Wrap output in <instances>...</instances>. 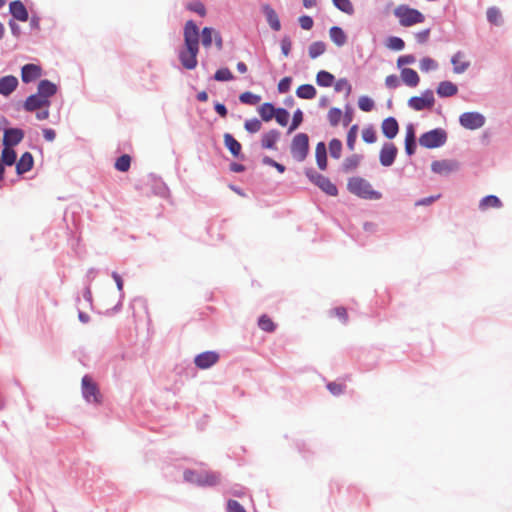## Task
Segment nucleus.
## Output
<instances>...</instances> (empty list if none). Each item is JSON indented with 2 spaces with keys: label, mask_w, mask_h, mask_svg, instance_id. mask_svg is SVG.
Segmentation results:
<instances>
[{
  "label": "nucleus",
  "mask_w": 512,
  "mask_h": 512,
  "mask_svg": "<svg viewBox=\"0 0 512 512\" xmlns=\"http://www.w3.org/2000/svg\"><path fill=\"white\" fill-rule=\"evenodd\" d=\"M385 85L389 89H396L400 85V80L397 75L392 74L386 77Z\"/></svg>",
  "instance_id": "nucleus-64"
},
{
  "label": "nucleus",
  "mask_w": 512,
  "mask_h": 512,
  "mask_svg": "<svg viewBox=\"0 0 512 512\" xmlns=\"http://www.w3.org/2000/svg\"><path fill=\"white\" fill-rule=\"evenodd\" d=\"M298 22H299L300 27L304 30H310V29H312V27L314 25L313 18L308 15L300 16L298 19Z\"/></svg>",
  "instance_id": "nucleus-58"
},
{
  "label": "nucleus",
  "mask_w": 512,
  "mask_h": 512,
  "mask_svg": "<svg viewBox=\"0 0 512 512\" xmlns=\"http://www.w3.org/2000/svg\"><path fill=\"white\" fill-rule=\"evenodd\" d=\"M261 121L257 118L248 119L244 123V128L249 133H257L261 129Z\"/></svg>",
  "instance_id": "nucleus-53"
},
{
  "label": "nucleus",
  "mask_w": 512,
  "mask_h": 512,
  "mask_svg": "<svg viewBox=\"0 0 512 512\" xmlns=\"http://www.w3.org/2000/svg\"><path fill=\"white\" fill-rule=\"evenodd\" d=\"M386 46L393 51H401L405 47V42L398 36H390L387 38Z\"/></svg>",
  "instance_id": "nucleus-43"
},
{
  "label": "nucleus",
  "mask_w": 512,
  "mask_h": 512,
  "mask_svg": "<svg viewBox=\"0 0 512 512\" xmlns=\"http://www.w3.org/2000/svg\"><path fill=\"white\" fill-rule=\"evenodd\" d=\"M115 169L120 172H126L131 166V157L128 154H123L115 161Z\"/></svg>",
  "instance_id": "nucleus-42"
},
{
  "label": "nucleus",
  "mask_w": 512,
  "mask_h": 512,
  "mask_svg": "<svg viewBox=\"0 0 512 512\" xmlns=\"http://www.w3.org/2000/svg\"><path fill=\"white\" fill-rule=\"evenodd\" d=\"M405 152L408 156H412L416 152L417 148V139H416V133L415 128L413 124H408L406 127V136H405Z\"/></svg>",
  "instance_id": "nucleus-22"
},
{
  "label": "nucleus",
  "mask_w": 512,
  "mask_h": 512,
  "mask_svg": "<svg viewBox=\"0 0 512 512\" xmlns=\"http://www.w3.org/2000/svg\"><path fill=\"white\" fill-rule=\"evenodd\" d=\"M362 160V155L353 154L347 158L342 163V171L345 173L351 172L358 167Z\"/></svg>",
  "instance_id": "nucleus-35"
},
{
  "label": "nucleus",
  "mask_w": 512,
  "mask_h": 512,
  "mask_svg": "<svg viewBox=\"0 0 512 512\" xmlns=\"http://www.w3.org/2000/svg\"><path fill=\"white\" fill-rule=\"evenodd\" d=\"M275 113L276 114H275L274 118L277 121V123L281 126H286L289 122V117H290L288 110H286L285 108L278 107V108H276Z\"/></svg>",
  "instance_id": "nucleus-48"
},
{
  "label": "nucleus",
  "mask_w": 512,
  "mask_h": 512,
  "mask_svg": "<svg viewBox=\"0 0 512 512\" xmlns=\"http://www.w3.org/2000/svg\"><path fill=\"white\" fill-rule=\"evenodd\" d=\"M186 482L198 486H215L219 483V476L216 473L198 472L186 469L183 473Z\"/></svg>",
  "instance_id": "nucleus-5"
},
{
  "label": "nucleus",
  "mask_w": 512,
  "mask_h": 512,
  "mask_svg": "<svg viewBox=\"0 0 512 512\" xmlns=\"http://www.w3.org/2000/svg\"><path fill=\"white\" fill-rule=\"evenodd\" d=\"M441 197L440 194L421 198L415 202V206H429Z\"/></svg>",
  "instance_id": "nucleus-63"
},
{
  "label": "nucleus",
  "mask_w": 512,
  "mask_h": 512,
  "mask_svg": "<svg viewBox=\"0 0 512 512\" xmlns=\"http://www.w3.org/2000/svg\"><path fill=\"white\" fill-rule=\"evenodd\" d=\"M347 188L350 193L366 200H379L382 194L372 188L369 181L361 177H352L349 179Z\"/></svg>",
  "instance_id": "nucleus-2"
},
{
  "label": "nucleus",
  "mask_w": 512,
  "mask_h": 512,
  "mask_svg": "<svg viewBox=\"0 0 512 512\" xmlns=\"http://www.w3.org/2000/svg\"><path fill=\"white\" fill-rule=\"evenodd\" d=\"M18 78L14 75H6L0 78V94L4 97L11 95L18 87Z\"/></svg>",
  "instance_id": "nucleus-20"
},
{
  "label": "nucleus",
  "mask_w": 512,
  "mask_h": 512,
  "mask_svg": "<svg viewBox=\"0 0 512 512\" xmlns=\"http://www.w3.org/2000/svg\"><path fill=\"white\" fill-rule=\"evenodd\" d=\"M16 160L17 153L14 150V147L3 146L0 161L4 163L6 166H13L15 165Z\"/></svg>",
  "instance_id": "nucleus-32"
},
{
  "label": "nucleus",
  "mask_w": 512,
  "mask_h": 512,
  "mask_svg": "<svg viewBox=\"0 0 512 512\" xmlns=\"http://www.w3.org/2000/svg\"><path fill=\"white\" fill-rule=\"evenodd\" d=\"M50 104V100H44L38 93H35L26 98L23 108L27 112H35L42 107H49Z\"/></svg>",
  "instance_id": "nucleus-15"
},
{
  "label": "nucleus",
  "mask_w": 512,
  "mask_h": 512,
  "mask_svg": "<svg viewBox=\"0 0 512 512\" xmlns=\"http://www.w3.org/2000/svg\"><path fill=\"white\" fill-rule=\"evenodd\" d=\"M362 139L364 142L368 144L375 143L377 140L376 131L373 129V127H367L364 128L362 131Z\"/></svg>",
  "instance_id": "nucleus-54"
},
{
  "label": "nucleus",
  "mask_w": 512,
  "mask_h": 512,
  "mask_svg": "<svg viewBox=\"0 0 512 512\" xmlns=\"http://www.w3.org/2000/svg\"><path fill=\"white\" fill-rule=\"evenodd\" d=\"M416 58L413 54L402 55L397 59V66L401 68L404 65H410L415 63Z\"/></svg>",
  "instance_id": "nucleus-61"
},
{
  "label": "nucleus",
  "mask_w": 512,
  "mask_h": 512,
  "mask_svg": "<svg viewBox=\"0 0 512 512\" xmlns=\"http://www.w3.org/2000/svg\"><path fill=\"white\" fill-rule=\"evenodd\" d=\"M316 162L320 170L327 168V148L324 142H319L315 150Z\"/></svg>",
  "instance_id": "nucleus-29"
},
{
  "label": "nucleus",
  "mask_w": 512,
  "mask_h": 512,
  "mask_svg": "<svg viewBox=\"0 0 512 512\" xmlns=\"http://www.w3.org/2000/svg\"><path fill=\"white\" fill-rule=\"evenodd\" d=\"M334 89L336 92L345 90L346 96H349L352 91V86L346 78H340L335 82Z\"/></svg>",
  "instance_id": "nucleus-51"
},
{
  "label": "nucleus",
  "mask_w": 512,
  "mask_h": 512,
  "mask_svg": "<svg viewBox=\"0 0 512 512\" xmlns=\"http://www.w3.org/2000/svg\"><path fill=\"white\" fill-rule=\"evenodd\" d=\"M343 125L348 126L353 120V108L347 104L344 113L342 112Z\"/></svg>",
  "instance_id": "nucleus-62"
},
{
  "label": "nucleus",
  "mask_w": 512,
  "mask_h": 512,
  "mask_svg": "<svg viewBox=\"0 0 512 512\" xmlns=\"http://www.w3.org/2000/svg\"><path fill=\"white\" fill-rule=\"evenodd\" d=\"M334 82L335 76L326 70H320L316 75V83L320 87H330Z\"/></svg>",
  "instance_id": "nucleus-34"
},
{
  "label": "nucleus",
  "mask_w": 512,
  "mask_h": 512,
  "mask_svg": "<svg viewBox=\"0 0 512 512\" xmlns=\"http://www.w3.org/2000/svg\"><path fill=\"white\" fill-rule=\"evenodd\" d=\"M329 36L331 41L338 47L344 46L347 42V35L339 26H332L329 29Z\"/></svg>",
  "instance_id": "nucleus-27"
},
{
  "label": "nucleus",
  "mask_w": 512,
  "mask_h": 512,
  "mask_svg": "<svg viewBox=\"0 0 512 512\" xmlns=\"http://www.w3.org/2000/svg\"><path fill=\"white\" fill-rule=\"evenodd\" d=\"M316 94V88L311 84H302L296 90L297 97L305 100L315 98Z\"/></svg>",
  "instance_id": "nucleus-31"
},
{
  "label": "nucleus",
  "mask_w": 512,
  "mask_h": 512,
  "mask_svg": "<svg viewBox=\"0 0 512 512\" xmlns=\"http://www.w3.org/2000/svg\"><path fill=\"white\" fill-rule=\"evenodd\" d=\"M358 125H353L347 133V147L349 150H354L355 142L357 139Z\"/></svg>",
  "instance_id": "nucleus-55"
},
{
  "label": "nucleus",
  "mask_w": 512,
  "mask_h": 512,
  "mask_svg": "<svg viewBox=\"0 0 512 512\" xmlns=\"http://www.w3.org/2000/svg\"><path fill=\"white\" fill-rule=\"evenodd\" d=\"M82 395L88 403H99L101 394L97 384L89 375H84L81 381Z\"/></svg>",
  "instance_id": "nucleus-9"
},
{
  "label": "nucleus",
  "mask_w": 512,
  "mask_h": 512,
  "mask_svg": "<svg viewBox=\"0 0 512 512\" xmlns=\"http://www.w3.org/2000/svg\"><path fill=\"white\" fill-rule=\"evenodd\" d=\"M305 175L307 178L318 186L323 192H325L329 196H337L338 188L335 184H333L329 178L326 176L316 172L313 169H307L305 171Z\"/></svg>",
  "instance_id": "nucleus-7"
},
{
  "label": "nucleus",
  "mask_w": 512,
  "mask_h": 512,
  "mask_svg": "<svg viewBox=\"0 0 512 512\" xmlns=\"http://www.w3.org/2000/svg\"><path fill=\"white\" fill-rule=\"evenodd\" d=\"M9 12L15 20L26 22L29 19V12L23 2L20 0H14L10 2Z\"/></svg>",
  "instance_id": "nucleus-18"
},
{
  "label": "nucleus",
  "mask_w": 512,
  "mask_h": 512,
  "mask_svg": "<svg viewBox=\"0 0 512 512\" xmlns=\"http://www.w3.org/2000/svg\"><path fill=\"white\" fill-rule=\"evenodd\" d=\"M239 100L242 104L254 106L261 101V96L250 91H246L239 95Z\"/></svg>",
  "instance_id": "nucleus-39"
},
{
  "label": "nucleus",
  "mask_w": 512,
  "mask_h": 512,
  "mask_svg": "<svg viewBox=\"0 0 512 512\" xmlns=\"http://www.w3.org/2000/svg\"><path fill=\"white\" fill-rule=\"evenodd\" d=\"M224 145L234 158L244 160L241 143L230 133L223 135Z\"/></svg>",
  "instance_id": "nucleus-17"
},
{
  "label": "nucleus",
  "mask_w": 512,
  "mask_h": 512,
  "mask_svg": "<svg viewBox=\"0 0 512 512\" xmlns=\"http://www.w3.org/2000/svg\"><path fill=\"white\" fill-rule=\"evenodd\" d=\"M16 173L18 175H23L29 172L34 165V159L30 152H25L21 155L20 159L16 160Z\"/></svg>",
  "instance_id": "nucleus-24"
},
{
  "label": "nucleus",
  "mask_w": 512,
  "mask_h": 512,
  "mask_svg": "<svg viewBox=\"0 0 512 512\" xmlns=\"http://www.w3.org/2000/svg\"><path fill=\"white\" fill-rule=\"evenodd\" d=\"M216 31L211 27H204L200 32L199 27L193 20H188L183 28L184 47L179 50L178 58L185 69L193 70L196 68L199 53V43L205 48L212 45Z\"/></svg>",
  "instance_id": "nucleus-1"
},
{
  "label": "nucleus",
  "mask_w": 512,
  "mask_h": 512,
  "mask_svg": "<svg viewBox=\"0 0 512 512\" xmlns=\"http://www.w3.org/2000/svg\"><path fill=\"white\" fill-rule=\"evenodd\" d=\"M24 135V131L18 127L4 129L2 139L3 146L15 147L23 140Z\"/></svg>",
  "instance_id": "nucleus-13"
},
{
  "label": "nucleus",
  "mask_w": 512,
  "mask_h": 512,
  "mask_svg": "<svg viewBox=\"0 0 512 512\" xmlns=\"http://www.w3.org/2000/svg\"><path fill=\"white\" fill-rule=\"evenodd\" d=\"M486 118L480 112H464L459 117L460 125L468 130H476L485 125Z\"/></svg>",
  "instance_id": "nucleus-10"
},
{
  "label": "nucleus",
  "mask_w": 512,
  "mask_h": 512,
  "mask_svg": "<svg viewBox=\"0 0 512 512\" xmlns=\"http://www.w3.org/2000/svg\"><path fill=\"white\" fill-rule=\"evenodd\" d=\"M261 11L265 16L269 27L273 31H280L281 30V22H280L277 12L272 8V6H270L269 4H263L261 6Z\"/></svg>",
  "instance_id": "nucleus-21"
},
{
  "label": "nucleus",
  "mask_w": 512,
  "mask_h": 512,
  "mask_svg": "<svg viewBox=\"0 0 512 512\" xmlns=\"http://www.w3.org/2000/svg\"><path fill=\"white\" fill-rule=\"evenodd\" d=\"M58 87L48 79L40 80L37 87V93L44 99L50 100L57 93Z\"/></svg>",
  "instance_id": "nucleus-23"
},
{
  "label": "nucleus",
  "mask_w": 512,
  "mask_h": 512,
  "mask_svg": "<svg viewBox=\"0 0 512 512\" xmlns=\"http://www.w3.org/2000/svg\"><path fill=\"white\" fill-rule=\"evenodd\" d=\"M304 120V114L301 109H297L293 113L292 121L290 123V126L288 128V133H292L296 129L299 128V126L302 124Z\"/></svg>",
  "instance_id": "nucleus-45"
},
{
  "label": "nucleus",
  "mask_w": 512,
  "mask_h": 512,
  "mask_svg": "<svg viewBox=\"0 0 512 512\" xmlns=\"http://www.w3.org/2000/svg\"><path fill=\"white\" fill-rule=\"evenodd\" d=\"M487 21L495 26L502 25V15L497 7H490L486 12Z\"/></svg>",
  "instance_id": "nucleus-38"
},
{
  "label": "nucleus",
  "mask_w": 512,
  "mask_h": 512,
  "mask_svg": "<svg viewBox=\"0 0 512 512\" xmlns=\"http://www.w3.org/2000/svg\"><path fill=\"white\" fill-rule=\"evenodd\" d=\"M437 68L438 63L430 57H424L420 60V69L423 72H429L431 70H436Z\"/></svg>",
  "instance_id": "nucleus-50"
},
{
  "label": "nucleus",
  "mask_w": 512,
  "mask_h": 512,
  "mask_svg": "<svg viewBox=\"0 0 512 512\" xmlns=\"http://www.w3.org/2000/svg\"><path fill=\"white\" fill-rule=\"evenodd\" d=\"M375 103L369 96H361L358 99V107L364 112H370L373 110Z\"/></svg>",
  "instance_id": "nucleus-49"
},
{
  "label": "nucleus",
  "mask_w": 512,
  "mask_h": 512,
  "mask_svg": "<svg viewBox=\"0 0 512 512\" xmlns=\"http://www.w3.org/2000/svg\"><path fill=\"white\" fill-rule=\"evenodd\" d=\"M280 132L276 129H272L267 133H264L261 139V146L264 149H276V143L280 138Z\"/></svg>",
  "instance_id": "nucleus-26"
},
{
  "label": "nucleus",
  "mask_w": 512,
  "mask_h": 512,
  "mask_svg": "<svg viewBox=\"0 0 512 512\" xmlns=\"http://www.w3.org/2000/svg\"><path fill=\"white\" fill-rule=\"evenodd\" d=\"M458 169L459 163L456 160H435L431 163L432 172L443 176H447Z\"/></svg>",
  "instance_id": "nucleus-12"
},
{
  "label": "nucleus",
  "mask_w": 512,
  "mask_h": 512,
  "mask_svg": "<svg viewBox=\"0 0 512 512\" xmlns=\"http://www.w3.org/2000/svg\"><path fill=\"white\" fill-rule=\"evenodd\" d=\"M227 512H246V510L237 500L229 499L227 501Z\"/></svg>",
  "instance_id": "nucleus-59"
},
{
  "label": "nucleus",
  "mask_w": 512,
  "mask_h": 512,
  "mask_svg": "<svg viewBox=\"0 0 512 512\" xmlns=\"http://www.w3.org/2000/svg\"><path fill=\"white\" fill-rule=\"evenodd\" d=\"M328 121L331 126L336 127L342 119V110L337 107H332L327 114Z\"/></svg>",
  "instance_id": "nucleus-44"
},
{
  "label": "nucleus",
  "mask_w": 512,
  "mask_h": 512,
  "mask_svg": "<svg viewBox=\"0 0 512 512\" xmlns=\"http://www.w3.org/2000/svg\"><path fill=\"white\" fill-rule=\"evenodd\" d=\"M344 388L345 386L341 383L329 382L327 384V389L335 396L342 394L344 392Z\"/></svg>",
  "instance_id": "nucleus-60"
},
{
  "label": "nucleus",
  "mask_w": 512,
  "mask_h": 512,
  "mask_svg": "<svg viewBox=\"0 0 512 512\" xmlns=\"http://www.w3.org/2000/svg\"><path fill=\"white\" fill-rule=\"evenodd\" d=\"M458 87L451 81H442L438 84L436 93L441 98H448L456 95Z\"/></svg>",
  "instance_id": "nucleus-25"
},
{
  "label": "nucleus",
  "mask_w": 512,
  "mask_h": 512,
  "mask_svg": "<svg viewBox=\"0 0 512 512\" xmlns=\"http://www.w3.org/2000/svg\"><path fill=\"white\" fill-rule=\"evenodd\" d=\"M398 154V148L392 142H385L379 153L380 164L384 167H390L394 164Z\"/></svg>",
  "instance_id": "nucleus-11"
},
{
  "label": "nucleus",
  "mask_w": 512,
  "mask_h": 512,
  "mask_svg": "<svg viewBox=\"0 0 512 512\" xmlns=\"http://www.w3.org/2000/svg\"><path fill=\"white\" fill-rule=\"evenodd\" d=\"M502 201L496 195H487L480 200L479 209L487 210L488 208H501Z\"/></svg>",
  "instance_id": "nucleus-30"
},
{
  "label": "nucleus",
  "mask_w": 512,
  "mask_h": 512,
  "mask_svg": "<svg viewBox=\"0 0 512 512\" xmlns=\"http://www.w3.org/2000/svg\"><path fill=\"white\" fill-rule=\"evenodd\" d=\"M329 152L332 158L339 159L342 152V142L337 138H333L329 142Z\"/></svg>",
  "instance_id": "nucleus-47"
},
{
  "label": "nucleus",
  "mask_w": 512,
  "mask_h": 512,
  "mask_svg": "<svg viewBox=\"0 0 512 512\" xmlns=\"http://www.w3.org/2000/svg\"><path fill=\"white\" fill-rule=\"evenodd\" d=\"M401 78L402 81L409 87H416L420 82L418 73L412 68H402Z\"/></svg>",
  "instance_id": "nucleus-28"
},
{
  "label": "nucleus",
  "mask_w": 512,
  "mask_h": 512,
  "mask_svg": "<svg viewBox=\"0 0 512 512\" xmlns=\"http://www.w3.org/2000/svg\"><path fill=\"white\" fill-rule=\"evenodd\" d=\"M281 45V52L284 56H288L291 52L292 48V41L289 36L285 35L280 42Z\"/></svg>",
  "instance_id": "nucleus-57"
},
{
  "label": "nucleus",
  "mask_w": 512,
  "mask_h": 512,
  "mask_svg": "<svg viewBox=\"0 0 512 512\" xmlns=\"http://www.w3.org/2000/svg\"><path fill=\"white\" fill-rule=\"evenodd\" d=\"M382 134L389 140L394 139L399 132V124L395 117L389 116L382 121Z\"/></svg>",
  "instance_id": "nucleus-19"
},
{
  "label": "nucleus",
  "mask_w": 512,
  "mask_h": 512,
  "mask_svg": "<svg viewBox=\"0 0 512 512\" xmlns=\"http://www.w3.org/2000/svg\"><path fill=\"white\" fill-rule=\"evenodd\" d=\"M326 51V43L323 41H315L308 47V54L311 59H316Z\"/></svg>",
  "instance_id": "nucleus-36"
},
{
  "label": "nucleus",
  "mask_w": 512,
  "mask_h": 512,
  "mask_svg": "<svg viewBox=\"0 0 512 512\" xmlns=\"http://www.w3.org/2000/svg\"><path fill=\"white\" fill-rule=\"evenodd\" d=\"M290 153L297 162H303L309 153V136L306 133L296 134L291 142Z\"/></svg>",
  "instance_id": "nucleus-6"
},
{
  "label": "nucleus",
  "mask_w": 512,
  "mask_h": 512,
  "mask_svg": "<svg viewBox=\"0 0 512 512\" xmlns=\"http://www.w3.org/2000/svg\"><path fill=\"white\" fill-rule=\"evenodd\" d=\"M258 326L261 330L269 333L274 332L276 329L275 323L266 314H263L259 317Z\"/></svg>",
  "instance_id": "nucleus-41"
},
{
  "label": "nucleus",
  "mask_w": 512,
  "mask_h": 512,
  "mask_svg": "<svg viewBox=\"0 0 512 512\" xmlns=\"http://www.w3.org/2000/svg\"><path fill=\"white\" fill-rule=\"evenodd\" d=\"M434 104L435 98L431 89L425 90L421 96H413L408 100V106L415 111L431 109Z\"/></svg>",
  "instance_id": "nucleus-8"
},
{
  "label": "nucleus",
  "mask_w": 512,
  "mask_h": 512,
  "mask_svg": "<svg viewBox=\"0 0 512 512\" xmlns=\"http://www.w3.org/2000/svg\"><path fill=\"white\" fill-rule=\"evenodd\" d=\"M187 9L192 12L197 13L201 17L206 15V8H205L204 4L199 0H194L192 2H189L187 4Z\"/></svg>",
  "instance_id": "nucleus-52"
},
{
  "label": "nucleus",
  "mask_w": 512,
  "mask_h": 512,
  "mask_svg": "<svg viewBox=\"0 0 512 512\" xmlns=\"http://www.w3.org/2000/svg\"><path fill=\"white\" fill-rule=\"evenodd\" d=\"M462 56H463L462 52L458 51L451 58V63L454 66L453 71L456 74L464 73L469 68V66H470L469 62H462V63L459 64V59Z\"/></svg>",
  "instance_id": "nucleus-37"
},
{
  "label": "nucleus",
  "mask_w": 512,
  "mask_h": 512,
  "mask_svg": "<svg viewBox=\"0 0 512 512\" xmlns=\"http://www.w3.org/2000/svg\"><path fill=\"white\" fill-rule=\"evenodd\" d=\"M258 112L264 122H269L276 114V107L272 103L266 102L259 107Z\"/></svg>",
  "instance_id": "nucleus-33"
},
{
  "label": "nucleus",
  "mask_w": 512,
  "mask_h": 512,
  "mask_svg": "<svg viewBox=\"0 0 512 512\" xmlns=\"http://www.w3.org/2000/svg\"><path fill=\"white\" fill-rule=\"evenodd\" d=\"M213 79L219 82H227L233 80L234 75L228 68L224 67L216 70Z\"/></svg>",
  "instance_id": "nucleus-46"
},
{
  "label": "nucleus",
  "mask_w": 512,
  "mask_h": 512,
  "mask_svg": "<svg viewBox=\"0 0 512 512\" xmlns=\"http://www.w3.org/2000/svg\"><path fill=\"white\" fill-rule=\"evenodd\" d=\"M292 78L290 76L283 77L278 83V92L281 94L287 93L291 89Z\"/></svg>",
  "instance_id": "nucleus-56"
},
{
  "label": "nucleus",
  "mask_w": 512,
  "mask_h": 512,
  "mask_svg": "<svg viewBox=\"0 0 512 512\" xmlns=\"http://www.w3.org/2000/svg\"><path fill=\"white\" fill-rule=\"evenodd\" d=\"M335 8L347 15H353L355 10L350 0H332Z\"/></svg>",
  "instance_id": "nucleus-40"
},
{
  "label": "nucleus",
  "mask_w": 512,
  "mask_h": 512,
  "mask_svg": "<svg viewBox=\"0 0 512 512\" xmlns=\"http://www.w3.org/2000/svg\"><path fill=\"white\" fill-rule=\"evenodd\" d=\"M393 13L395 17L399 19V23L403 27H411L425 20L423 13L405 4L397 6Z\"/></svg>",
  "instance_id": "nucleus-3"
},
{
  "label": "nucleus",
  "mask_w": 512,
  "mask_h": 512,
  "mask_svg": "<svg viewBox=\"0 0 512 512\" xmlns=\"http://www.w3.org/2000/svg\"><path fill=\"white\" fill-rule=\"evenodd\" d=\"M219 360V354L215 351L202 352L194 358V364L199 369H209Z\"/></svg>",
  "instance_id": "nucleus-14"
},
{
  "label": "nucleus",
  "mask_w": 512,
  "mask_h": 512,
  "mask_svg": "<svg viewBox=\"0 0 512 512\" xmlns=\"http://www.w3.org/2000/svg\"><path fill=\"white\" fill-rule=\"evenodd\" d=\"M42 75V68L39 65L28 63L21 68V79L25 84L35 81Z\"/></svg>",
  "instance_id": "nucleus-16"
},
{
  "label": "nucleus",
  "mask_w": 512,
  "mask_h": 512,
  "mask_svg": "<svg viewBox=\"0 0 512 512\" xmlns=\"http://www.w3.org/2000/svg\"><path fill=\"white\" fill-rule=\"evenodd\" d=\"M448 139V134L443 128H434L430 131L423 133L419 137L420 146L427 149H435L445 145Z\"/></svg>",
  "instance_id": "nucleus-4"
}]
</instances>
